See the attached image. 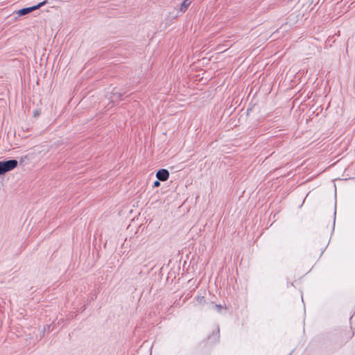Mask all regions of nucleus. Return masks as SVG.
Here are the masks:
<instances>
[{
	"label": "nucleus",
	"instance_id": "11",
	"mask_svg": "<svg viewBox=\"0 0 355 355\" xmlns=\"http://www.w3.org/2000/svg\"><path fill=\"white\" fill-rule=\"evenodd\" d=\"M300 295H301L302 300L303 301V295L302 293H300Z\"/></svg>",
	"mask_w": 355,
	"mask_h": 355
},
{
	"label": "nucleus",
	"instance_id": "6",
	"mask_svg": "<svg viewBox=\"0 0 355 355\" xmlns=\"http://www.w3.org/2000/svg\"><path fill=\"white\" fill-rule=\"evenodd\" d=\"M211 308L217 311L218 313H221L223 310L226 309V307L221 304H212Z\"/></svg>",
	"mask_w": 355,
	"mask_h": 355
},
{
	"label": "nucleus",
	"instance_id": "7",
	"mask_svg": "<svg viewBox=\"0 0 355 355\" xmlns=\"http://www.w3.org/2000/svg\"><path fill=\"white\" fill-rule=\"evenodd\" d=\"M196 300L197 302L200 304H204L206 300H205V296L204 295H198L197 297H196Z\"/></svg>",
	"mask_w": 355,
	"mask_h": 355
},
{
	"label": "nucleus",
	"instance_id": "4",
	"mask_svg": "<svg viewBox=\"0 0 355 355\" xmlns=\"http://www.w3.org/2000/svg\"><path fill=\"white\" fill-rule=\"evenodd\" d=\"M156 177L160 181H166L169 177V172L166 169H160L157 172Z\"/></svg>",
	"mask_w": 355,
	"mask_h": 355
},
{
	"label": "nucleus",
	"instance_id": "5",
	"mask_svg": "<svg viewBox=\"0 0 355 355\" xmlns=\"http://www.w3.org/2000/svg\"><path fill=\"white\" fill-rule=\"evenodd\" d=\"M191 3V0H184L183 2L181 3L180 7V10L181 12H185L188 6Z\"/></svg>",
	"mask_w": 355,
	"mask_h": 355
},
{
	"label": "nucleus",
	"instance_id": "3",
	"mask_svg": "<svg viewBox=\"0 0 355 355\" xmlns=\"http://www.w3.org/2000/svg\"><path fill=\"white\" fill-rule=\"evenodd\" d=\"M45 2H42L37 4V6H34L29 8H22L17 11V15L19 16L25 15L26 14L30 13L31 12L40 8L42 6H43Z\"/></svg>",
	"mask_w": 355,
	"mask_h": 355
},
{
	"label": "nucleus",
	"instance_id": "2",
	"mask_svg": "<svg viewBox=\"0 0 355 355\" xmlns=\"http://www.w3.org/2000/svg\"><path fill=\"white\" fill-rule=\"evenodd\" d=\"M208 342L212 344H215L219 341L220 339V328L217 325L215 330H214L211 335L207 337Z\"/></svg>",
	"mask_w": 355,
	"mask_h": 355
},
{
	"label": "nucleus",
	"instance_id": "10",
	"mask_svg": "<svg viewBox=\"0 0 355 355\" xmlns=\"http://www.w3.org/2000/svg\"><path fill=\"white\" fill-rule=\"evenodd\" d=\"M50 325H46V327H44V332L46 331V328H47V330L49 331L50 329Z\"/></svg>",
	"mask_w": 355,
	"mask_h": 355
},
{
	"label": "nucleus",
	"instance_id": "1",
	"mask_svg": "<svg viewBox=\"0 0 355 355\" xmlns=\"http://www.w3.org/2000/svg\"><path fill=\"white\" fill-rule=\"evenodd\" d=\"M18 162L15 159L0 161V176L16 168Z\"/></svg>",
	"mask_w": 355,
	"mask_h": 355
},
{
	"label": "nucleus",
	"instance_id": "12",
	"mask_svg": "<svg viewBox=\"0 0 355 355\" xmlns=\"http://www.w3.org/2000/svg\"><path fill=\"white\" fill-rule=\"evenodd\" d=\"M37 114H38V113H37V112H35V113H34V116H37Z\"/></svg>",
	"mask_w": 355,
	"mask_h": 355
},
{
	"label": "nucleus",
	"instance_id": "9",
	"mask_svg": "<svg viewBox=\"0 0 355 355\" xmlns=\"http://www.w3.org/2000/svg\"><path fill=\"white\" fill-rule=\"evenodd\" d=\"M354 331H352V333L348 336V337H347V340H349V339L352 338L354 336Z\"/></svg>",
	"mask_w": 355,
	"mask_h": 355
},
{
	"label": "nucleus",
	"instance_id": "13",
	"mask_svg": "<svg viewBox=\"0 0 355 355\" xmlns=\"http://www.w3.org/2000/svg\"><path fill=\"white\" fill-rule=\"evenodd\" d=\"M208 292H209V295H211V290H208Z\"/></svg>",
	"mask_w": 355,
	"mask_h": 355
},
{
	"label": "nucleus",
	"instance_id": "8",
	"mask_svg": "<svg viewBox=\"0 0 355 355\" xmlns=\"http://www.w3.org/2000/svg\"><path fill=\"white\" fill-rule=\"evenodd\" d=\"M160 185V182L159 181H155L153 184L154 187H157Z\"/></svg>",
	"mask_w": 355,
	"mask_h": 355
}]
</instances>
